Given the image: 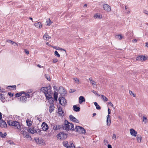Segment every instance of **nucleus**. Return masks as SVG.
Instances as JSON below:
<instances>
[{"label":"nucleus","mask_w":148,"mask_h":148,"mask_svg":"<svg viewBox=\"0 0 148 148\" xmlns=\"http://www.w3.org/2000/svg\"><path fill=\"white\" fill-rule=\"evenodd\" d=\"M40 90L44 93L47 99L49 100L52 98L51 86L42 87L41 88Z\"/></svg>","instance_id":"f257e3e1"},{"label":"nucleus","mask_w":148,"mask_h":148,"mask_svg":"<svg viewBox=\"0 0 148 148\" xmlns=\"http://www.w3.org/2000/svg\"><path fill=\"white\" fill-rule=\"evenodd\" d=\"M63 130L66 131H69L70 130H74L75 129L73 124L69 122L67 120H65L64 121V124H63Z\"/></svg>","instance_id":"f03ea898"},{"label":"nucleus","mask_w":148,"mask_h":148,"mask_svg":"<svg viewBox=\"0 0 148 148\" xmlns=\"http://www.w3.org/2000/svg\"><path fill=\"white\" fill-rule=\"evenodd\" d=\"M8 124L9 125L14 126V127L15 129H16L20 130H21L20 129L21 127L20 125L19 122L17 121H8Z\"/></svg>","instance_id":"7ed1b4c3"},{"label":"nucleus","mask_w":148,"mask_h":148,"mask_svg":"<svg viewBox=\"0 0 148 148\" xmlns=\"http://www.w3.org/2000/svg\"><path fill=\"white\" fill-rule=\"evenodd\" d=\"M76 131L81 134H84L86 133V131L82 127L79 126H76L75 127Z\"/></svg>","instance_id":"20e7f679"},{"label":"nucleus","mask_w":148,"mask_h":148,"mask_svg":"<svg viewBox=\"0 0 148 148\" xmlns=\"http://www.w3.org/2000/svg\"><path fill=\"white\" fill-rule=\"evenodd\" d=\"M59 92L60 93L62 96H64L66 94V91L65 89L62 86H60L59 88Z\"/></svg>","instance_id":"39448f33"},{"label":"nucleus","mask_w":148,"mask_h":148,"mask_svg":"<svg viewBox=\"0 0 148 148\" xmlns=\"http://www.w3.org/2000/svg\"><path fill=\"white\" fill-rule=\"evenodd\" d=\"M59 103L62 106H65L66 103V101L65 98L63 96L59 97L58 98Z\"/></svg>","instance_id":"423d86ee"},{"label":"nucleus","mask_w":148,"mask_h":148,"mask_svg":"<svg viewBox=\"0 0 148 148\" xmlns=\"http://www.w3.org/2000/svg\"><path fill=\"white\" fill-rule=\"evenodd\" d=\"M146 59V57L143 55L138 56L136 58V60L138 61H143Z\"/></svg>","instance_id":"0eeeda50"},{"label":"nucleus","mask_w":148,"mask_h":148,"mask_svg":"<svg viewBox=\"0 0 148 148\" xmlns=\"http://www.w3.org/2000/svg\"><path fill=\"white\" fill-rule=\"evenodd\" d=\"M69 117L70 120L73 122L77 123L79 122V121L71 114L69 115Z\"/></svg>","instance_id":"6e6552de"},{"label":"nucleus","mask_w":148,"mask_h":148,"mask_svg":"<svg viewBox=\"0 0 148 148\" xmlns=\"http://www.w3.org/2000/svg\"><path fill=\"white\" fill-rule=\"evenodd\" d=\"M7 127V125L6 122L2 119L0 120V127L3 128H6Z\"/></svg>","instance_id":"1a4fd4ad"},{"label":"nucleus","mask_w":148,"mask_h":148,"mask_svg":"<svg viewBox=\"0 0 148 148\" xmlns=\"http://www.w3.org/2000/svg\"><path fill=\"white\" fill-rule=\"evenodd\" d=\"M42 129L43 131L47 130L49 128V127L47 124L45 122H43L41 125Z\"/></svg>","instance_id":"9d476101"},{"label":"nucleus","mask_w":148,"mask_h":148,"mask_svg":"<svg viewBox=\"0 0 148 148\" xmlns=\"http://www.w3.org/2000/svg\"><path fill=\"white\" fill-rule=\"evenodd\" d=\"M103 8L105 10L108 12H110L111 10L110 6L107 4H105L103 5Z\"/></svg>","instance_id":"9b49d317"},{"label":"nucleus","mask_w":148,"mask_h":148,"mask_svg":"<svg viewBox=\"0 0 148 148\" xmlns=\"http://www.w3.org/2000/svg\"><path fill=\"white\" fill-rule=\"evenodd\" d=\"M130 132L131 135L134 136H137V132L134 129L132 128L130 130Z\"/></svg>","instance_id":"f8f14e48"},{"label":"nucleus","mask_w":148,"mask_h":148,"mask_svg":"<svg viewBox=\"0 0 148 148\" xmlns=\"http://www.w3.org/2000/svg\"><path fill=\"white\" fill-rule=\"evenodd\" d=\"M28 130L29 132L31 133L32 134L36 133V130L34 129V128L33 126H32L29 128Z\"/></svg>","instance_id":"ddd939ff"},{"label":"nucleus","mask_w":148,"mask_h":148,"mask_svg":"<svg viewBox=\"0 0 148 148\" xmlns=\"http://www.w3.org/2000/svg\"><path fill=\"white\" fill-rule=\"evenodd\" d=\"M63 124L61 125H56V126H54L53 128L55 130H57L62 128L63 130Z\"/></svg>","instance_id":"4468645a"},{"label":"nucleus","mask_w":148,"mask_h":148,"mask_svg":"<svg viewBox=\"0 0 148 148\" xmlns=\"http://www.w3.org/2000/svg\"><path fill=\"white\" fill-rule=\"evenodd\" d=\"M55 107L54 106V104L53 103H51L50 104L49 106V112L50 113H51L52 111L54 110Z\"/></svg>","instance_id":"2eb2a0df"},{"label":"nucleus","mask_w":148,"mask_h":148,"mask_svg":"<svg viewBox=\"0 0 148 148\" xmlns=\"http://www.w3.org/2000/svg\"><path fill=\"white\" fill-rule=\"evenodd\" d=\"M111 123V119L110 116L109 115H107V124L108 126H109L110 125Z\"/></svg>","instance_id":"dca6fc26"},{"label":"nucleus","mask_w":148,"mask_h":148,"mask_svg":"<svg viewBox=\"0 0 148 148\" xmlns=\"http://www.w3.org/2000/svg\"><path fill=\"white\" fill-rule=\"evenodd\" d=\"M21 101L22 102H25L27 100V97L25 96H21L20 97Z\"/></svg>","instance_id":"f3484780"},{"label":"nucleus","mask_w":148,"mask_h":148,"mask_svg":"<svg viewBox=\"0 0 148 148\" xmlns=\"http://www.w3.org/2000/svg\"><path fill=\"white\" fill-rule=\"evenodd\" d=\"M51 37L49 36L48 34L46 33L45 34L43 37V39L47 40L51 38Z\"/></svg>","instance_id":"a211bd4d"},{"label":"nucleus","mask_w":148,"mask_h":148,"mask_svg":"<svg viewBox=\"0 0 148 148\" xmlns=\"http://www.w3.org/2000/svg\"><path fill=\"white\" fill-rule=\"evenodd\" d=\"M73 110L76 112H79L80 110V108L77 107L76 105L73 106Z\"/></svg>","instance_id":"6ab92c4d"},{"label":"nucleus","mask_w":148,"mask_h":148,"mask_svg":"<svg viewBox=\"0 0 148 148\" xmlns=\"http://www.w3.org/2000/svg\"><path fill=\"white\" fill-rule=\"evenodd\" d=\"M85 99L84 97L82 96H81L79 98V103L81 104L83 102L85 101Z\"/></svg>","instance_id":"aec40b11"},{"label":"nucleus","mask_w":148,"mask_h":148,"mask_svg":"<svg viewBox=\"0 0 148 148\" xmlns=\"http://www.w3.org/2000/svg\"><path fill=\"white\" fill-rule=\"evenodd\" d=\"M36 142L39 144H41L43 142V140L42 139H39V138H36L35 139Z\"/></svg>","instance_id":"412c9836"},{"label":"nucleus","mask_w":148,"mask_h":148,"mask_svg":"<svg viewBox=\"0 0 148 148\" xmlns=\"http://www.w3.org/2000/svg\"><path fill=\"white\" fill-rule=\"evenodd\" d=\"M34 25L36 27L39 28H41L42 27V24H41V23L40 22L35 23Z\"/></svg>","instance_id":"4be33fe9"},{"label":"nucleus","mask_w":148,"mask_h":148,"mask_svg":"<svg viewBox=\"0 0 148 148\" xmlns=\"http://www.w3.org/2000/svg\"><path fill=\"white\" fill-rule=\"evenodd\" d=\"M94 17L96 18H97L99 19H101L102 18V15L100 14H97L94 15Z\"/></svg>","instance_id":"5701e85b"},{"label":"nucleus","mask_w":148,"mask_h":148,"mask_svg":"<svg viewBox=\"0 0 148 148\" xmlns=\"http://www.w3.org/2000/svg\"><path fill=\"white\" fill-rule=\"evenodd\" d=\"M142 122H144V123L145 124L148 123V120L147 118V117L145 115H144L143 116V120Z\"/></svg>","instance_id":"b1692460"},{"label":"nucleus","mask_w":148,"mask_h":148,"mask_svg":"<svg viewBox=\"0 0 148 148\" xmlns=\"http://www.w3.org/2000/svg\"><path fill=\"white\" fill-rule=\"evenodd\" d=\"M63 144L64 147H66V148H69V144L68 142L64 141L63 142Z\"/></svg>","instance_id":"393cba45"},{"label":"nucleus","mask_w":148,"mask_h":148,"mask_svg":"<svg viewBox=\"0 0 148 148\" xmlns=\"http://www.w3.org/2000/svg\"><path fill=\"white\" fill-rule=\"evenodd\" d=\"M137 140L139 143H140L141 141L142 137L140 135H138L136 137Z\"/></svg>","instance_id":"a878e982"},{"label":"nucleus","mask_w":148,"mask_h":148,"mask_svg":"<svg viewBox=\"0 0 148 148\" xmlns=\"http://www.w3.org/2000/svg\"><path fill=\"white\" fill-rule=\"evenodd\" d=\"M4 99L5 97L4 95L0 94V99L1 100V101L2 102H4Z\"/></svg>","instance_id":"bb28decb"},{"label":"nucleus","mask_w":148,"mask_h":148,"mask_svg":"<svg viewBox=\"0 0 148 148\" xmlns=\"http://www.w3.org/2000/svg\"><path fill=\"white\" fill-rule=\"evenodd\" d=\"M94 105L95 106L96 109L98 110H100L101 109L100 106L96 102H94Z\"/></svg>","instance_id":"cd10ccee"},{"label":"nucleus","mask_w":148,"mask_h":148,"mask_svg":"<svg viewBox=\"0 0 148 148\" xmlns=\"http://www.w3.org/2000/svg\"><path fill=\"white\" fill-rule=\"evenodd\" d=\"M101 97L102 99L104 101H108V98L104 96L103 95H101Z\"/></svg>","instance_id":"c85d7f7f"},{"label":"nucleus","mask_w":148,"mask_h":148,"mask_svg":"<svg viewBox=\"0 0 148 148\" xmlns=\"http://www.w3.org/2000/svg\"><path fill=\"white\" fill-rule=\"evenodd\" d=\"M70 145L69 147L70 148H75V147L72 142H70L69 143Z\"/></svg>","instance_id":"c756f323"},{"label":"nucleus","mask_w":148,"mask_h":148,"mask_svg":"<svg viewBox=\"0 0 148 148\" xmlns=\"http://www.w3.org/2000/svg\"><path fill=\"white\" fill-rule=\"evenodd\" d=\"M26 123L28 126H30L32 125L31 121H29V119H27L26 121Z\"/></svg>","instance_id":"7c9ffc66"},{"label":"nucleus","mask_w":148,"mask_h":148,"mask_svg":"<svg viewBox=\"0 0 148 148\" xmlns=\"http://www.w3.org/2000/svg\"><path fill=\"white\" fill-rule=\"evenodd\" d=\"M23 93V92H21L19 93H17L15 95V97H19L22 95Z\"/></svg>","instance_id":"2f4dec72"},{"label":"nucleus","mask_w":148,"mask_h":148,"mask_svg":"<svg viewBox=\"0 0 148 148\" xmlns=\"http://www.w3.org/2000/svg\"><path fill=\"white\" fill-rule=\"evenodd\" d=\"M54 99L56 101H57L58 97V93L56 92H54Z\"/></svg>","instance_id":"473e14b6"},{"label":"nucleus","mask_w":148,"mask_h":148,"mask_svg":"<svg viewBox=\"0 0 148 148\" xmlns=\"http://www.w3.org/2000/svg\"><path fill=\"white\" fill-rule=\"evenodd\" d=\"M89 80L90 81V83H91L92 85H95L96 86V85L95 84V82L94 81L92 80V78L91 77L90 78H89Z\"/></svg>","instance_id":"72a5a7b5"},{"label":"nucleus","mask_w":148,"mask_h":148,"mask_svg":"<svg viewBox=\"0 0 148 148\" xmlns=\"http://www.w3.org/2000/svg\"><path fill=\"white\" fill-rule=\"evenodd\" d=\"M62 138L65 139L67 138V135L66 134H64L63 132H62Z\"/></svg>","instance_id":"f704fd0d"},{"label":"nucleus","mask_w":148,"mask_h":148,"mask_svg":"<svg viewBox=\"0 0 148 148\" xmlns=\"http://www.w3.org/2000/svg\"><path fill=\"white\" fill-rule=\"evenodd\" d=\"M9 88H13V89L15 90L16 88V85L9 86L7 87V89H10Z\"/></svg>","instance_id":"c9c22d12"},{"label":"nucleus","mask_w":148,"mask_h":148,"mask_svg":"<svg viewBox=\"0 0 148 148\" xmlns=\"http://www.w3.org/2000/svg\"><path fill=\"white\" fill-rule=\"evenodd\" d=\"M54 55L56 56H57L58 58L60 57V55L58 53V52L56 51H55Z\"/></svg>","instance_id":"e433bc0d"},{"label":"nucleus","mask_w":148,"mask_h":148,"mask_svg":"<svg viewBox=\"0 0 148 148\" xmlns=\"http://www.w3.org/2000/svg\"><path fill=\"white\" fill-rule=\"evenodd\" d=\"M23 93L25 94V96L27 97L28 98H30V97H32V96H31L30 95L27 93L24 92H23Z\"/></svg>","instance_id":"4c0bfd02"},{"label":"nucleus","mask_w":148,"mask_h":148,"mask_svg":"<svg viewBox=\"0 0 148 148\" xmlns=\"http://www.w3.org/2000/svg\"><path fill=\"white\" fill-rule=\"evenodd\" d=\"M49 21H47L46 22V23L47 24H46V25L48 26H50L51 24L52 23L51 21L49 19Z\"/></svg>","instance_id":"58836bf2"},{"label":"nucleus","mask_w":148,"mask_h":148,"mask_svg":"<svg viewBox=\"0 0 148 148\" xmlns=\"http://www.w3.org/2000/svg\"><path fill=\"white\" fill-rule=\"evenodd\" d=\"M73 80L75 81L76 83H77L78 84H79V79L77 78H73Z\"/></svg>","instance_id":"ea45409f"},{"label":"nucleus","mask_w":148,"mask_h":148,"mask_svg":"<svg viewBox=\"0 0 148 148\" xmlns=\"http://www.w3.org/2000/svg\"><path fill=\"white\" fill-rule=\"evenodd\" d=\"M62 132L60 133L59 134H58L57 135V137L58 138H60V139H62Z\"/></svg>","instance_id":"a19ab883"},{"label":"nucleus","mask_w":148,"mask_h":148,"mask_svg":"<svg viewBox=\"0 0 148 148\" xmlns=\"http://www.w3.org/2000/svg\"><path fill=\"white\" fill-rule=\"evenodd\" d=\"M62 132L60 133L59 134H58L57 135V137L58 138H60V139H62Z\"/></svg>","instance_id":"79ce46f5"},{"label":"nucleus","mask_w":148,"mask_h":148,"mask_svg":"<svg viewBox=\"0 0 148 148\" xmlns=\"http://www.w3.org/2000/svg\"><path fill=\"white\" fill-rule=\"evenodd\" d=\"M8 42L11 43L12 45H13L14 43H15L16 45H17L16 43L10 40H8Z\"/></svg>","instance_id":"37998d69"},{"label":"nucleus","mask_w":148,"mask_h":148,"mask_svg":"<svg viewBox=\"0 0 148 148\" xmlns=\"http://www.w3.org/2000/svg\"><path fill=\"white\" fill-rule=\"evenodd\" d=\"M62 112H58V114L60 116H64V112L63 111H61Z\"/></svg>","instance_id":"c03bdc74"},{"label":"nucleus","mask_w":148,"mask_h":148,"mask_svg":"<svg viewBox=\"0 0 148 148\" xmlns=\"http://www.w3.org/2000/svg\"><path fill=\"white\" fill-rule=\"evenodd\" d=\"M76 91V90L74 89H71L69 91V92L70 93H73L74 92Z\"/></svg>","instance_id":"a18cd8bd"},{"label":"nucleus","mask_w":148,"mask_h":148,"mask_svg":"<svg viewBox=\"0 0 148 148\" xmlns=\"http://www.w3.org/2000/svg\"><path fill=\"white\" fill-rule=\"evenodd\" d=\"M129 93L130 95H132L134 97H136L134 93H133V92L131 90H130Z\"/></svg>","instance_id":"49530a36"},{"label":"nucleus","mask_w":148,"mask_h":148,"mask_svg":"<svg viewBox=\"0 0 148 148\" xmlns=\"http://www.w3.org/2000/svg\"><path fill=\"white\" fill-rule=\"evenodd\" d=\"M58 61V59L56 58H55L53 59V62L54 63H55Z\"/></svg>","instance_id":"de8ad7c7"},{"label":"nucleus","mask_w":148,"mask_h":148,"mask_svg":"<svg viewBox=\"0 0 148 148\" xmlns=\"http://www.w3.org/2000/svg\"><path fill=\"white\" fill-rule=\"evenodd\" d=\"M7 134L6 132H4L3 134H2V136H1V138H4L6 136Z\"/></svg>","instance_id":"09e8293b"},{"label":"nucleus","mask_w":148,"mask_h":148,"mask_svg":"<svg viewBox=\"0 0 148 148\" xmlns=\"http://www.w3.org/2000/svg\"><path fill=\"white\" fill-rule=\"evenodd\" d=\"M41 131V130L39 129H38L36 130V132L37 134H40Z\"/></svg>","instance_id":"8fccbe9b"},{"label":"nucleus","mask_w":148,"mask_h":148,"mask_svg":"<svg viewBox=\"0 0 148 148\" xmlns=\"http://www.w3.org/2000/svg\"><path fill=\"white\" fill-rule=\"evenodd\" d=\"M24 52L27 55H28L29 54V51L27 50L26 49L24 50Z\"/></svg>","instance_id":"3c124183"},{"label":"nucleus","mask_w":148,"mask_h":148,"mask_svg":"<svg viewBox=\"0 0 148 148\" xmlns=\"http://www.w3.org/2000/svg\"><path fill=\"white\" fill-rule=\"evenodd\" d=\"M58 112H62L61 111H62V108L60 106L58 108Z\"/></svg>","instance_id":"603ef678"},{"label":"nucleus","mask_w":148,"mask_h":148,"mask_svg":"<svg viewBox=\"0 0 148 148\" xmlns=\"http://www.w3.org/2000/svg\"><path fill=\"white\" fill-rule=\"evenodd\" d=\"M92 92H93L95 94L97 95H98V94L97 93V92L96 91H95L94 90H92Z\"/></svg>","instance_id":"864d4df0"},{"label":"nucleus","mask_w":148,"mask_h":148,"mask_svg":"<svg viewBox=\"0 0 148 148\" xmlns=\"http://www.w3.org/2000/svg\"><path fill=\"white\" fill-rule=\"evenodd\" d=\"M8 95H9V96H10V97H12V96H13V95H14L13 94H12L10 92H8Z\"/></svg>","instance_id":"5fc2aeb1"},{"label":"nucleus","mask_w":148,"mask_h":148,"mask_svg":"<svg viewBox=\"0 0 148 148\" xmlns=\"http://www.w3.org/2000/svg\"><path fill=\"white\" fill-rule=\"evenodd\" d=\"M108 141L107 140H104V143L105 145H107L108 144Z\"/></svg>","instance_id":"6e6d98bb"},{"label":"nucleus","mask_w":148,"mask_h":148,"mask_svg":"<svg viewBox=\"0 0 148 148\" xmlns=\"http://www.w3.org/2000/svg\"><path fill=\"white\" fill-rule=\"evenodd\" d=\"M8 143L10 144H13L14 142L12 140H9L8 141Z\"/></svg>","instance_id":"4d7b16f0"},{"label":"nucleus","mask_w":148,"mask_h":148,"mask_svg":"<svg viewBox=\"0 0 148 148\" xmlns=\"http://www.w3.org/2000/svg\"><path fill=\"white\" fill-rule=\"evenodd\" d=\"M144 13L146 14H148V11L146 10H144L143 11Z\"/></svg>","instance_id":"13d9d810"},{"label":"nucleus","mask_w":148,"mask_h":148,"mask_svg":"<svg viewBox=\"0 0 148 148\" xmlns=\"http://www.w3.org/2000/svg\"><path fill=\"white\" fill-rule=\"evenodd\" d=\"M108 115H109L111 113V110H110L109 108L108 109Z\"/></svg>","instance_id":"bf43d9fd"},{"label":"nucleus","mask_w":148,"mask_h":148,"mask_svg":"<svg viewBox=\"0 0 148 148\" xmlns=\"http://www.w3.org/2000/svg\"><path fill=\"white\" fill-rule=\"evenodd\" d=\"M116 138V135L115 134H113L112 138L113 139H115Z\"/></svg>","instance_id":"052dcab7"},{"label":"nucleus","mask_w":148,"mask_h":148,"mask_svg":"<svg viewBox=\"0 0 148 148\" xmlns=\"http://www.w3.org/2000/svg\"><path fill=\"white\" fill-rule=\"evenodd\" d=\"M108 103L111 106L113 107V105L112 103L111 102H110Z\"/></svg>","instance_id":"680f3d73"},{"label":"nucleus","mask_w":148,"mask_h":148,"mask_svg":"<svg viewBox=\"0 0 148 148\" xmlns=\"http://www.w3.org/2000/svg\"><path fill=\"white\" fill-rule=\"evenodd\" d=\"M123 38V37L122 35L120 34L119 35V39L121 40Z\"/></svg>","instance_id":"e2e57ef3"},{"label":"nucleus","mask_w":148,"mask_h":148,"mask_svg":"<svg viewBox=\"0 0 148 148\" xmlns=\"http://www.w3.org/2000/svg\"><path fill=\"white\" fill-rule=\"evenodd\" d=\"M29 128V127L27 128L26 127H24V130H27L28 132V129Z\"/></svg>","instance_id":"0e129e2a"},{"label":"nucleus","mask_w":148,"mask_h":148,"mask_svg":"<svg viewBox=\"0 0 148 148\" xmlns=\"http://www.w3.org/2000/svg\"><path fill=\"white\" fill-rule=\"evenodd\" d=\"M115 37L116 38L118 39H119V35H116L115 36Z\"/></svg>","instance_id":"69168bd1"},{"label":"nucleus","mask_w":148,"mask_h":148,"mask_svg":"<svg viewBox=\"0 0 148 148\" xmlns=\"http://www.w3.org/2000/svg\"><path fill=\"white\" fill-rule=\"evenodd\" d=\"M108 148H112L111 145L109 144L108 145Z\"/></svg>","instance_id":"338daca9"},{"label":"nucleus","mask_w":148,"mask_h":148,"mask_svg":"<svg viewBox=\"0 0 148 148\" xmlns=\"http://www.w3.org/2000/svg\"><path fill=\"white\" fill-rule=\"evenodd\" d=\"M29 134H26L25 136V137H26V138H29Z\"/></svg>","instance_id":"774afa93"}]
</instances>
